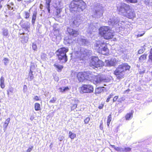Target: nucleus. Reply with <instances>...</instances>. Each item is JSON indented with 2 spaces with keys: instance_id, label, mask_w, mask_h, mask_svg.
<instances>
[{
  "instance_id": "42",
  "label": "nucleus",
  "mask_w": 152,
  "mask_h": 152,
  "mask_svg": "<svg viewBox=\"0 0 152 152\" xmlns=\"http://www.w3.org/2000/svg\"><path fill=\"white\" fill-rule=\"evenodd\" d=\"M123 148L120 147H116L115 148V150L118 152H122V151Z\"/></svg>"
},
{
  "instance_id": "60",
  "label": "nucleus",
  "mask_w": 152,
  "mask_h": 152,
  "mask_svg": "<svg viewBox=\"0 0 152 152\" xmlns=\"http://www.w3.org/2000/svg\"><path fill=\"white\" fill-rule=\"evenodd\" d=\"M145 70H143L142 71H140L139 72V74L141 75H143L145 73Z\"/></svg>"
},
{
  "instance_id": "35",
  "label": "nucleus",
  "mask_w": 152,
  "mask_h": 152,
  "mask_svg": "<svg viewBox=\"0 0 152 152\" xmlns=\"http://www.w3.org/2000/svg\"><path fill=\"white\" fill-rule=\"evenodd\" d=\"M112 120V115L111 113L110 114L108 117V118L107 121V125L108 127H109V125L111 121Z\"/></svg>"
},
{
  "instance_id": "58",
  "label": "nucleus",
  "mask_w": 152,
  "mask_h": 152,
  "mask_svg": "<svg viewBox=\"0 0 152 152\" xmlns=\"http://www.w3.org/2000/svg\"><path fill=\"white\" fill-rule=\"evenodd\" d=\"M124 99L123 97H122L121 98H120L119 99H118L117 101L118 102H121V101H122L124 100Z\"/></svg>"
},
{
  "instance_id": "12",
  "label": "nucleus",
  "mask_w": 152,
  "mask_h": 152,
  "mask_svg": "<svg viewBox=\"0 0 152 152\" xmlns=\"http://www.w3.org/2000/svg\"><path fill=\"white\" fill-rule=\"evenodd\" d=\"M103 14V9L102 7L99 4L95 9L94 13V16L95 18H99L102 17Z\"/></svg>"
},
{
  "instance_id": "14",
  "label": "nucleus",
  "mask_w": 152,
  "mask_h": 152,
  "mask_svg": "<svg viewBox=\"0 0 152 152\" xmlns=\"http://www.w3.org/2000/svg\"><path fill=\"white\" fill-rule=\"evenodd\" d=\"M80 88L83 93H91L94 91L93 86L90 85H83Z\"/></svg>"
},
{
  "instance_id": "57",
  "label": "nucleus",
  "mask_w": 152,
  "mask_h": 152,
  "mask_svg": "<svg viewBox=\"0 0 152 152\" xmlns=\"http://www.w3.org/2000/svg\"><path fill=\"white\" fill-rule=\"evenodd\" d=\"M33 99L35 100L36 101H39L40 100L39 97L37 96H34L33 98Z\"/></svg>"
},
{
  "instance_id": "6",
  "label": "nucleus",
  "mask_w": 152,
  "mask_h": 152,
  "mask_svg": "<svg viewBox=\"0 0 152 152\" xmlns=\"http://www.w3.org/2000/svg\"><path fill=\"white\" fill-rule=\"evenodd\" d=\"M112 78V77L109 75H99L94 77L93 82L95 84L103 83L104 82L108 83L110 81Z\"/></svg>"
},
{
  "instance_id": "48",
  "label": "nucleus",
  "mask_w": 152,
  "mask_h": 152,
  "mask_svg": "<svg viewBox=\"0 0 152 152\" xmlns=\"http://www.w3.org/2000/svg\"><path fill=\"white\" fill-rule=\"evenodd\" d=\"M27 87L26 85H24L23 87V91L24 93H25L27 91Z\"/></svg>"
},
{
  "instance_id": "32",
  "label": "nucleus",
  "mask_w": 152,
  "mask_h": 152,
  "mask_svg": "<svg viewBox=\"0 0 152 152\" xmlns=\"http://www.w3.org/2000/svg\"><path fill=\"white\" fill-rule=\"evenodd\" d=\"M58 89L60 90V92H64L66 91H67L69 89V88L68 86L64 87L63 88H59Z\"/></svg>"
},
{
  "instance_id": "8",
  "label": "nucleus",
  "mask_w": 152,
  "mask_h": 152,
  "mask_svg": "<svg viewBox=\"0 0 152 152\" xmlns=\"http://www.w3.org/2000/svg\"><path fill=\"white\" fill-rule=\"evenodd\" d=\"M94 45L96 49L98 50L99 53L103 54V53L106 52L108 51L106 44L104 42L97 41L95 42Z\"/></svg>"
},
{
  "instance_id": "55",
  "label": "nucleus",
  "mask_w": 152,
  "mask_h": 152,
  "mask_svg": "<svg viewBox=\"0 0 152 152\" xmlns=\"http://www.w3.org/2000/svg\"><path fill=\"white\" fill-rule=\"evenodd\" d=\"M46 7L47 9L48 13H50V5H46Z\"/></svg>"
},
{
  "instance_id": "44",
  "label": "nucleus",
  "mask_w": 152,
  "mask_h": 152,
  "mask_svg": "<svg viewBox=\"0 0 152 152\" xmlns=\"http://www.w3.org/2000/svg\"><path fill=\"white\" fill-rule=\"evenodd\" d=\"M149 59L152 62V49H151L150 54L149 56Z\"/></svg>"
},
{
  "instance_id": "47",
  "label": "nucleus",
  "mask_w": 152,
  "mask_h": 152,
  "mask_svg": "<svg viewBox=\"0 0 152 152\" xmlns=\"http://www.w3.org/2000/svg\"><path fill=\"white\" fill-rule=\"evenodd\" d=\"M127 2H129L131 3H136L137 2V0H125Z\"/></svg>"
},
{
  "instance_id": "20",
  "label": "nucleus",
  "mask_w": 152,
  "mask_h": 152,
  "mask_svg": "<svg viewBox=\"0 0 152 152\" xmlns=\"http://www.w3.org/2000/svg\"><path fill=\"white\" fill-rule=\"evenodd\" d=\"M79 43L80 45H88L89 44V42L86 39L81 38L80 39Z\"/></svg>"
},
{
  "instance_id": "53",
  "label": "nucleus",
  "mask_w": 152,
  "mask_h": 152,
  "mask_svg": "<svg viewBox=\"0 0 152 152\" xmlns=\"http://www.w3.org/2000/svg\"><path fill=\"white\" fill-rule=\"evenodd\" d=\"M46 5H50V3L52 0H46Z\"/></svg>"
},
{
  "instance_id": "38",
  "label": "nucleus",
  "mask_w": 152,
  "mask_h": 152,
  "mask_svg": "<svg viewBox=\"0 0 152 152\" xmlns=\"http://www.w3.org/2000/svg\"><path fill=\"white\" fill-rule=\"evenodd\" d=\"M9 61L10 60L8 58H4L3 60L4 64L5 66L7 65L9 63Z\"/></svg>"
},
{
  "instance_id": "2",
  "label": "nucleus",
  "mask_w": 152,
  "mask_h": 152,
  "mask_svg": "<svg viewBox=\"0 0 152 152\" xmlns=\"http://www.w3.org/2000/svg\"><path fill=\"white\" fill-rule=\"evenodd\" d=\"M130 67V66L127 63H122L118 66L114 71V73L116 76L117 78L120 80L124 77L125 71L129 70Z\"/></svg>"
},
{
  "instance_id": "22",
  "label": "nucleus",
  "mask_w": 152,
  "mask_h": 152,
  "mask_svg": "<svg viewBox=\"0 0 152 152\" xmlns=\"http://www.w3.org/2000/svg\"><path fill=\"white\" fill-rule=\"evenodd\" d=\"M105 90V88L104 87H98L95 90V93L96 94H99L102 92H103Z\"/></svg>"
},
{
  "instance_id": "40",
  "label": "nucleus",
  "mask_w": 152,
  "mask_h": 152,
  "mask_svg": "<svg viewBox=\"0 0 152 152\" xmlns=\"http://www.w3.org/2000/svg\"><path fill=\"white\" fill-rule=\"evenodd\" d=\"M145 48L143 47L141 48L138 51V53L139 54H141L143 53L145 51Z\"/></svg>"
},
{
  "instance_id": "16",
  "label": "nucleus",
  "mask_w": 152,
  "mask_h": 152,
  "mask_svg": "<svg viewBox=\"0 0 152 152\" xmlns=\"http://www.w3.org/2000/svg\"><path fill=\"white\" fill-rule=\"evenodd\" d=\"M28 32L27 33L25 32L19 33V34L20 35L19 37L20 39V41L22 43H26L28 41Z\"/></svg>"
},
{
  "instance_id": "54",
  "label": "nucleus",
  "mask_w": 152,
  "mask_h": 152,
  "mask_svg": "<svg viewBox=\"0 0 152 152\" xmlns=\"http://www.w3.org/2000/svg\"><path fill=\"white\" fill-rule=\"evenodd\" d=\"M57 37L56 35H54L52 38V40L53 41H55L57 40Z\"/></svg>"
},
{
  "instance_id": "17",
  "label": "nucleus",
  "mask_w": 152,
  "mask_h": 152,
  "mask_svg": "<svg viewBox=\"0 0 152 152\" xmlns=\"http://www.w3.org/2000/svg\"><path fill=\"white\" fill-rule=\"evenodd\" d=\"M66 32L68 33L70 36L74 37H77L79 34L78 30H75L69 27L67 28Z\"/></svg>"
},
{
  "instance_id": "49",
  "label": "nucleus",
  "mask_w": 152,
  "mask_h": 152,
  "mask_svg": "<svg viewBox=\"0 0 152 152\" xmlns=\"http://www.w3.org/2000/svg\"><path fill=\"white\" fill-rule=\"evenodd\" d=\"M56 100V97H53L50 100V102L52 103H54L55 102Z\"/></svg>"
},
{
  "instance_id": "46",
  "label": "nucleus",
  "mask_w": 152,
  "mask_h": 152,
  "mask_svg": "<svg viewBox=\"0 0 152 152\" xmlns=\"http://www.w3.org/2000/svg\"><path fill=\"white\" fill-rule=\"evenodd\" d=\"M77 104H75L73 105V106L71 107V110H74L77 107Z\"/></svg>"
},
{
  "instance_id": "64",
  "label": "nucleus",
  "mask_w": 152,
  "mask_h": 152,
  "mask_svg": "<svg viewBox=\"0 0 152 152\" xmlns=\"http://www.w3.org/2000/svg\"><path fill=\"white\" fill-rule=\"evenodd\" d=\"M112 148H114L115 149V148L116 146H115V145H110Z\"/></svg>"
},
{
  "instance_id": "9",
  "label": "nucleus",
  "mask_w": 152,
  "mask_h": 152,
  "mask_svg": "<svg viewBox=\"0 0 152 152\" xmlns=\"http://www.w3.org/2000/svg\"><path fill=\"white\" fill-rule=\"evenodd\" d=\"M130 8L129 5L124 3H121L120 5L117 7V10L120 14L124 15Z\"/></svg>"
},
{
  "instance_id": "41",
  "label": "nucleus",
  "mask_w": 152,
  "mask_h": 152,
  "mask_svg": "<svg viewBox=\"0 0 152 152\" xmlns=\"http://www.w3.org/2000/svg\"><path fill=\"white\" fill-rule=\"evenodd\" d=\"M32 48L35 51L37 50V48L36 44L35 43H33L32 45Z\"/></svg>"
},
{
  "instance_id": "11",
  "label": "nucleus",
  "mask_w": 152,
  "mask_h": 152,
  "mask_svg": "<svg viewBox=\"0 0 152 152\" xmlns=\"http://www.w3.org/2000/svg\"><path fill=\"white\" fill-rule=\"evenodd\" d=\"M83 17L80 15L70 20L69 24L70 26L73 28L78 26L82 21Z\"/></svg>"
},
{
  "instance_id": "27",
  "label": "nucleus",
  "mask_w": 152,
  "mask_h": 152,
  "mask_svg": "<svg viewBox=\"0 0 152 152\" xmlns=\"http://www.w3.org/2000/svg\"><path fill=\"white\" fill-rule=\"evenodd\" d=\"M147 54L144 53L141 55L139 58V61L140 62H142L143 61L145 60L146 59Z\"/></svg>"
},
{
  "instance_id": "33",
  "label": "nucleus",
  "mask_w": 152,
  "mask_h": 152,
  "mask_svg": "<svg viewBox=\"0 0 152 152\" xmlns=\"http://www.w3.org/2000/svg\"><path fill=\"white\" fill-rule=\"evenodd\" d=\"M23 17L26 19H28L30 17V13L27 11H24L23 13Z\"/></svg>"
},
{
  "instance_id": "31",
  "label": "nucleus",
  "mask_w": 152,
  "mask_h": 152,
  "mask_svg": "<svg viewBox=\"0 0 152 152\" xmlns=\"http://www.w3.org/2000/svg\"><path fill=\"white\" fill-rule=\"evenodd\" d=\"M107 65L109 66H114L115 64V62L114 61V59L112 60V59L110 61H108L106 62Z\"/></svg>"
},
{
  "instance_id": "19",
  "label": "nucleus",
  "mask_w": 152,
  "mask_h": 152,
  "mask_svg": "<svg viewBox=\"0 0 152 152\" xmlns=\"http://www.w3.org/2000/svg\"><path fill=\"white\" fill-rule=\"evenodd\" d=\"M128 10L126 12L124 15L128 18L130 19L133 18L135 16V14L134 11H132L131 8Z\"/></svg>"
},
{
  "instance_id": "30",
  "label": "nucleus",
  "mask_w": 152,
  "mask_h": 152,
  "mask_svg": "<svg viewBox=\"0 0 152 152\" xmlns=\"http://www.w3.org/2000/svg\"><path fill=\"white\" fill-rule=\"evenodd\" d=\"M7 7L9 10H12V11L14 10V5L13 2L9 3L8 4H7Z\"/></svg>"
},
{
  "instance_id": "43",
  "label": "nucleus",
  "mask_w": 152,
  "mask_h": 152,
  "mask_svg": "<svg viewBox=\"0 0 152 152\" xmlns=\"http://www.w3.org/2000/svg\"><path fill=\"white\" fill-rule=\"evenodd\" d=\"M90 120V118L89 117H87L84 120V121L85 124H88L89 121Z\"/></svg>"
},
{
  "instance_id": "37",
  "label": "nucleus",
  "mask_w": 152,
  "mask_h": 152,
  "mask_svg": "<svg viewBox=\"0 0 152 152\" xmlns=\"http://www.w3.org/2000/svg\"><path fill=\"white\" fill-rule=\"evenodd\" d=\"M69 137L72 139H74L76 137V134L72 133L71 131L69 132Z\"/></svg>"
},
{
  "instance_id": "39",
  "label": "nucleus",
  "mask_w": 152,
  "mask_h": 152,
  "mask_svg": "<svg viewBox=\"0 0 152 152\" xmlns=\"http://www.w3.org/2000/svg\"><path fill=\"white\" fill-rule=\"evenodd\" d=\"M13 90L14 88H13L11 87H9V89L7 90V94L8 96H9V93H13Z\"/></svg>"
},
{
  "instance_id": "63",
  "label": "nucleus",
  "mask_w": 152,
  "mask_h": 152,
  "mask_svg": "<svg viewBox=\"0 0 152 152\" xmlns=\"http://www.w3.org/2000/svg\"><path fill=\"white\" fill-rule=\"evenodd\" d=\"M61 12L60 10H57L56 12V14L57 15H58Z\"/></svg>"
},
{
  "instance_id": "18",
  "label": "nucleus",
  "mask_w": 152,
  "mask_h": 152,
  "mask_svg": "<svg viewBox=\"0 0 152 152\" xmlns=\"http://www.w3.org/2000/svg\"><path fill=\"white\" fill-rule=\"evenodd\" d=\"M20 25L22 28L24 29L26 31L29 32L28 29L30 28V23L27 22H25L22 20L20 23Z\"/></svg>"
},
{
  "instance_id": "34",
  "label": "nucleus",
  "mask_w": 152,
  "mask_h": 152,
  "mask_svg": "<svg viewBox=\"0 0 152 152\" xmlns=\"http://www.w3.org/2000/svg\"><path fill=\"white\" fill-rule=\"evenodd\" d=\"M34 109L36 111H39L41 110L40 105L39 104L36 103L34 104Z\"/></svg>"
},
{
  "instance_id": "10",
  "label": "nucleus",
  "mask_w": 152,
  "mask_h": 152,
  "mask_svg": "<svg viewBox=\"0 0 152 152\" xmlns=\"http://www.w3.org/2000/svg\"><path fill=\"white\" fill-rule=\"evenodd\" d=\"M90 64L95 67H98L103 66L104 63L101 60H100L97 56H92Z\"/></svg>"
},
{
  "instance_id": "25",
  "label": "nucleus",
  "mask_w": 152,
  "mask_h": 152,
  "mask_svg": "<svg viewBox=\"0 0 152 152\" xmlns=\"http://www.w3.org/2000/svg\"><path fill=\"white\" fill-rule=\"evenodd\" d=\"M10 118H8L6 120L3 126V130L4 131V132H5L6 130L7 127L8 125L10 122Z\"/></svg>"
},
{
  "instance_id": "50",
  "label": "nucleus",
  "mask_w": 152,
  "mask_h": 152,
  "mask_svg": "<svg viewBox=\"0 0 152 152\" xmlns=\"http://www.w3.org/2000/svg\"><path fill=\"white\" fill-rule=\"evenodd\" d=\"M145 34V32H142L141 33H139L137 35H136V37L137 38H138L139 37H140L142 36Z\"/></svg>"
},
{
  "instance_id": "26",
  "label": "nucleus",
  "mask_w": 152,
  "mask_h": 152,
  "mask_svg": "<svg viewBox=\"0 0 152 152\" xmlns=\"http://www.w3.org/2000/svg\"><path fill=\"white\" fill-rule=\"evenodd\" d=\"M0 86L2 88H4L5 87L4 78L3 76H1L0 78Z\"/></svg>"
},
{
  "instance_id": "7",
  "label": "nucleus",
  "mask_w": 152,
  "mask_h": 152,
  "mask_svg": "<svg viewBox=\"0 0 152 152\" xmlns=\"http://www.w3.org/2000/svg\"><path fill=\"white\" fill-rule=\"evenodd\" d=\"M92 51L91 50L84 48H81L80 51L78 52L79 55L77 57L79 58L80 60H84L87 58L89 56L92 54Z\"/></svg>"
},
{
  "instance_id": "23",
  "label": "nucleus",
  "mask_w": 152,
  "mask_h": 152,
  "mask_svg": "<svg viewBox=\"0 0 152 152\" xmlns=\"http://www.w3.org/2000/svg\"><path fill=\"white\" fill-rule=\"evenodd\" d=\"M30 69L29 73H28V77H29L30 80L31 81L34 78V76L33 74V71L32 70H33L34 69V66L33 65L31 66H30Z\"/></svg>"
},
{
  "instance_id": "5",
  "label": "nucleus",
  "mask_w": 152,
  "mask_h": 152,
  "mask_svg": "<svg viewBox=\"0 0 152 152\" xmlns=\"http://www.w3.org/2000/svg\"><path fill=\"white\" fill-rule=\"evenodd\" d=\"M92 72L90 71L80 72L78 73L77 77L80 82H82L85 80L90 81L92 79Z\"/></svg>"
},
{
  "instance_id": "24",
  "label": "nucleus",
  "mask_w": 152,
  "mask_h": 152,
  "mask_svg": "<svg viewBox=\"0 0 152 152\" xmlns=\"http://www.w3.org/2000/svg\"><path fill=\"white\" fill-rule=\"evenodd\" d=\"M37 11H34L33 13V14L32 16V24L33 25H34L35 23V22L37 18Z\"/></svg>"
},
{
  "instance_id": "52",
  "label": "nucleus",
  "mask_w": 152,
  "mask_h": 152,
  "mask_svg": "<svg viewBox=\"0 0 152 152\" xmlns=\"http://www.w3.org/2000/svg\"><path fill=\"white\" fill-rule=\"evenodd\" d=\"M33 148V146H32L30 147H29L28 149L27 150V152H30L32 150Z\"/></svg>"
},
{
  "instance_id": "51",
  "label": "nucleus",
  "mask_w": 152,
  "mask_h": 152,
  "mask_svg": "<svg viewBox=\"0 0 152 152\" xmlns=\"http://www.w3.org/2000/svg\"><path fill=\"white\" fill-rule=\"evenodd\" d=\"M118 98V96H116L114 97L113 100V102H115L116 101Z\"/></svg>"
},
{
  "instance_id": "29",
  "label": "nucleus",
  "mask_w": 152,
  "mask_h": 152,
  "mask_svg": "<svg viewBox=\"0 0 152 152\" xmlns=\"http://www.w3.org/2000/svg\"><path fill=\"white\" fill-rule=\"evenodd\" d=\"M54 66L58 69V71H61L62 69L64 67V66H63L59 64H58L57 63H55L54 64Z\"/></svg>"
},
{
  "instance_id": "3",
  "label": "nucleus",
  "mask_w": 152,
  "mask_h": 152,
  "mask_svg": "<svg viewBox=\"0 0 152 152\" xmlns=\"http://www.w3.org/2000/svg\"><path fill=\"white\" fill-rule=\"evenodd\" d=\"M99 30V34L105 39H108L113 38L114 36L113 32L110 29L109 26H102Z\"/></svg>"
},
{
  "instance_id": "62",
  "label": "nucleus",
  "mask_w": 152,
  "mask_h": 152,
  "mask_svg": "<svg viewBox=\"0 0 152 152\" xmlns=\"http://www.w3.org/2000/svg\"><path fill=\"white\" fill-rule=\"evenodd\" d=\"M56 37H57V39H56L57 40H59V39H61V37H60V35H56Z\"/></svg>"
},
{
  "instance_id": "61",
  "label": "nucleus",
  "mask_w": 152,
  "mask_h": 152,
  "mask_svg": "<svg viewBox=\"0 0 152 152\" xmlns=\"http://www.w3.org/2000/svg\"><path fill=\"white\" fill-rule=\"evenodd\" d=\"M120 108H121V109L120 110L119 109V110H118V112L120 113L123 110V107L122 106V107H120Z\"/></svg>"
},
{
  "instance_id": "21",
  "label": "nucleus",
  "mask_w": 152,
  "mask_h": 152,
  "mask_svg": "<svg viewBox=\"0 0 152 152\" xmlns=\"http://www.w3.org/2000/svg\"><path fill=\"white\" fill-rule=\"evenodd\" d=\"M2 31V35L4 37L7 38L9 37L10 34L9 30L7 28H3L1 29Z\"/></svg>"
},
{
  "instance_id": "13",
  "label": "nucleus",
  "mask_w": 152,
  "mask_h": 152,
  "mask_svg": "<svg viewBox=\"0 0 152 152\" xmlns=\"http://www.w3.org/2000/svg\"><path fill=\"white\" fill-rule=\"evenodd\" d=\"M119 18L116 16H111L108 21L109 25L116 27L118 25L119 22Z\"/></svg>"
},
{
  "instance_id": "15",
  "label": "nucleus",
  "mask_w": 152,
  "mask_h": 152,
  "mask_svg": "<svg viewBox=\"0 0 152 152\" xmlns=\"http://www.w3.org/2000/svg\"><path fill=\"white\" fill-rule=\"evenodd\" d=\"M98 28V27L97 24L91 23L88 26L87 31L88 33L91 34L93 32L96 31Z\"/></svg>"
},
{
  "instance_id": "28",
  "label": "nucleus",
  "mask_w": 152,
  "mask_h": 152,
  "mask_svg": "<svg viewBox=\"0 0 152 152\" xmlns=\"http://www.w3.org/2000/svg\"><path fill=\"white\" fill-rule=\"evenodd\" d=\"M133 113L131 112L127 113L125 116V118L126 120H129L133 117Z\"/></svg>"
},
{
  "instance_id": "45",
  "label": "nucleus",
  "mask_w": 152,
  "mask_h": 152,
  "mask_svg": "<svg viewBox=\"0 0 152 152\" xmlns=\"http://www.w3.org/2000/svg\"><path fill=\"white\" fill-rule=\"evenodd\" d=\"M113 95L112 94H111L107 98V99L106 102H108L110 101V99L113 97Z\"/></svg>"
},
{
  "instance_id": "1",
  "label": "nucleus",
  "mask_w": 152,
  "mask_h": 152,
  "mask_svg": "<svg viewBox=\"0 0 152 152\" xmlns=\"http://www.w3.org/2000/svg\"><path fill=\"white\" fill-rule=\"evenodd\" d=\"M86 6V3L83 0H72L69 4V8L72 13L80 15L82 14Z\"/></svg>"
},
{
  "instance_id": "4",
  "label": "nucleus",
  "mask_w": 152,
  "mask_h": 152,
  "mask_svg": "<svg viewBox=\"0 0 152 152\" xmlns=\"http://www.w3.org/2000/svg\"><path fill=\"white\" fill-rule=\"evenodd\" d=\"M67 48L62 47L59 49L56 52L58 60L62 63H65L67 61L66 53L68 51Z\"/></svg>"
},
{
  "instance_id": "36",
  "label": "nucleus",
  "mask_w": 152,
  "mask_h": 152,
  "mask_svg": "<svg viewBox=\"0 0 152 152\" xmlns=\"http://www.w3.org/2000/svg\"><path fill=\"white\" fill-rule=\"evenodd\" d=\"M131 149L130 147H125L124 148H123L122 152H130Z\"/></svg>"
},
{
  "instance_id": "59",
  "label": "nucleus",
  "mask_w": 152,
  "mask_h": 152,
  "mask_svg": "<svg viewBox=\"0 0 152 152\" xmlns=\"http://www.w3.org/2000/svg\"><path fill=\"white\" fill-rule=\"evenodd\" d=\"M103 106L104 104H99V106L98 107V108L100 109H101L103 108Z\"/></svg>"
},
{
  "instance_id": "56",
  "label": "nucleus",
  "mask_w": 152,
  "mask_h": 152,
  "mask_svg": "<svg viewBox=\"0 0 152 152\" xmlns=\"http://www.w3.org/2000/svg\"><path fill=\"white\" fill-rule=\"evenodd\" d=\"M66 42H67V43L69 44L72 42V39L68 38V39H66Z\"/></svg>"
}]
</instances>
